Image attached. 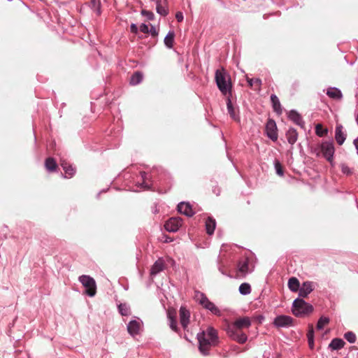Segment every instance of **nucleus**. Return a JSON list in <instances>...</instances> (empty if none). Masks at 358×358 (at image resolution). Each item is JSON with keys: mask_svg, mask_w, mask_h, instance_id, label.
Wrapping results in <instances>:
<instances>
[{"mask_svg": "<svg viewBox=\"0 0 358 358\" xmlns=\"http://www.w3.org/2000/svg\"><path fill=\"white\" fill-rule=\"evenodd\" d=\"M313 152L315 153L317 157L322 156L328 162L332 164L335 153V147L333 140L322 141L317 147L314 148Z\"/></svg>", "mask_w": 358, "mask_h": 358, "instance_id": "f257e3e1", "label": "nucleus"}, {"mask_svg": "<svg viewBox=\"0 0 358 358\" xmlns=\"http://www.w3.org/2000/svg\"><path fill=\"white\" fill-rule=\"evenodd\" d=\"M215 80L217 88L224 95H227L228 93L231 94L232 84L231 77L224 70L222 71L216 70Z\"/></svg>", "mask_w": 358, "mask_h": 358, "instance_id": "f03ea898", "label": "nucleus"}, {"mask_svg": "<svg viewBox=\"0 0 358 358\" xmlns=\"http://www.w3.org/2000/svg\"><path fill=\"white\" fill-rule=\"evenodd\" d=\"M313 310L314 308L310 303L299 297L295 299L292 303V312L296 317H305L312 313Z\"/></svg>", "mask_w": 358, "mask_h": 358, "instance_id": "7ed1b4c3", "label": "nucleus"}, {"mask_svg": "<svg viewBox=\"0 0 358 358\" xmlns=\"http://www.w3.org/2000/svg\"><path fill=\"white\" fill-rule=\"evenodd\" d=\"M195 297L198 303L211 314L215 316L222 315L221 310L213 302L210 301L204 293L196 291L195 293Z\"/></svg>", "mask_w": 358, "mask_h": 358, "instance_id": "20e7f679", "label": "nucleus"}, {"mask_svg": "<svg viewBox=\"0 0 358 358\" xmlns=\"http://www.w3.org/2000/svg\"><path fill=\"white\" fill-rule=\"evenodd\" d=\"M79 281L85 288V293L90 296L93 297L96 293V285L94 279L87 275H83L79 277Z\"/></svg>", "mask_w": 358, "mask_h": 358, "instance_id": "39448f33", "label": "nucleus"}, {"mask_svg": "<svg viewBox=\"0 0 358 358\" xmlns=\"http://www.w3.org/2000/svg\"><path fill=\"white\" fill-rule=\"evenodd\" d=\"M199 343V350L203 356L209 355V346L213 344L209 338H206L204 331L199 332L196 336Z\"/></svg>", "mask_w": 358, "mask_h": 358, "instance_id": "423d86ee", "label": "nucleus"}, {"mask_svg": "<svg viewBox=\"0 0 358 358\" xmlns=\"http://www.w3.org/2000/svg\"><path fill=\"white\" fill-rule=\"evenodd\" d=\"M293 321L291 316L280 315L274 318L273 324L278 328H288L293 326Z\"/></svg>", "mask_w": 358, "mask_h": 358, "instance_id": "0eeeda50", "label": "nucleus"}, {"mask_svg": "<svg viewBox=\"0 0 358 358\" xmlns=\"http://www.w3.org/2000/svg\"><path fill=\"white\" fill-rule=\"evenodd\" d=\"M265 132L267 137L272 141L278 140V128L274 120L269 118L265 126Z\"/></svg>", "mask_w": 358, "mask_h": 358, "instance_id": "6e6552de", "label": "nucleus"}, {"mask_svg": "<svg viewBox=\"0 0 358 358\" xmlns=\"http://www.w3.org/2000/svg\"><path fill=\"white\" fill-rule=\"evenodd\" d=\"M182 224V220L180 217H172L164 223V229L169 232H176Z\"/></svg>", "mask_w": 358, "mask_h": 358, "instance_id": "1a4fd4ad", "label": "nucleus"}, {"mask_svg": "<svg viewBox=\"0 0 358 358\" xmlns=\"http://www.w3.org/2000/svg\"><path fill=\"white\" fill-rule=\"evenodd\" d=\"M226 331L227 335L233 340L240 344L245 343L248 340V336L245 333L241 331H235L234 327H227Z\"/></svg>", "mask_w": 358, "mask_h": 358, "instance_id": "9d476101", "label": "nucleus"}, {"mask_svg": "<svg viewBox=\"0 0 358 358\" xmlns=\"http://www.w3.org/2000/svg\"><path fill=\"white\" fill-rule=\"evenodd\" d=\"M150 180H158L160 182L171 180V176L162 167H154L150 173Z\"/></svg>", "mask_w": 358, "mask_h": 358, "instance_id": "9b49d317", "label": "nucleus"}, {"mask_svg": "<svg viewBox=\"0 0 358 358\" xmlns=\"http://www.w3.org/2000/svg\"><path fill=\"white\" fill-rule=\"evenodd\" d=\"M143 322L140 318L131 320L127 325V331L132 337L138 335Z\"/></svg>", "mask_w": 358, "mask_h": 358, "instance_id": "f8f14e48", "label": "nucleus"}, {"mask_svg": "<svg viewBox=\"0 0 358 358\" xmlns=\"http://www.w3.org/2000/svg\"><path fill=\"white\" fill-rule=\"evenodd\" d=\"M315 282L312 281H305L300 286L298 290L299 296L301 299H305L314 290Z\"/></svg>", "mask_w": 358, "mask_h": 358, "instance_id": "ddd939ff", "label": "nucleus"}, {"mask_svg": "<svg viewBox=\"0 0 358 358\" xmlns=\"http://www.w3.org/2000/svg\"><path fill=\"white\" fill-rule=\"evenodd\" d=\"M177 210L180 213L189 217H192L195 214V212L189 202H180L177 206Z\"/></svg>", "mask_w": 358, "mask_h": 358, "instance_id": "4468645a", "label": "nucleus"}, {"mask_svg": "<svg viewBox=\"0 0 358 358\" xmlns=\"http://www.w3.org/2000/svg\"><path fill=\"white\" fill-rule=\"evenodd\" d=\"M251 325V321L248 317H241L236 320L232 324H229L227 327H234L235 331H241L243 328H248Z\"/></svg>", "mask_w": 358, "mask_h": 358, "instance_id": "2eb2a0df", "label": "nucleus"}, {"mask_svg": "<svg viewBox=\"0 0 358 358\" xmlns=\"http://www.w3.org/2000/svg\"><path fill=\"white\" fill-rule=\"evenodd\" d=\"M287 117L289 120L292 121L296 125L299 126L301 128L305 127V122L303 120L302 116L296 110H291L288 113Z\"/></svg>", "mask_w": 358, "mask_h": 358, "instance_id": "dca6fc26", "label": "nucleus"}, {"mask_svg": "<svg viewBox=\"0 0 358 358\" xmlns=\"http://www.w3.org/2000/svg\"><path fill=\"white\" fill-rule=\"evenodd\" d=\"M180 322L184 329H185L189 322L190 313L184 306H181L179 310Z\"/></svg>", "mask_w": 358, "mask_h": 358, "instance_id": "f3484780", "label": "nucleus"}, {"mask_svg": "<svg viewBox=\"0 0 358 358\" xmlns=\"http://www.w3.org/2000/svg\"><path fill=\"white\" fill-rule=\"evenodd\" d=\"M347 137L346 133L343 131V127L337 124L335 128V140L339 145H342Z\"/></svg>", "mask_w": 358, "mask_h": 358, "instance_id": "a211bd4d", "label": "nucleus"}, {"mask_svg": "<svg viewBox=\"0 0 358 358\" xmlns=\"http://www.w3.org/2000/svg\"><path fill=\"white\" fill-rule=\"evenodd\" d=\"M167 318L170 328L175 332L179 331L176 320V312L174 310H169L167 312Z\"/></svg>", "mask_w": 358, "mask_h": 358, "instance_id": "6ab92c4d", "label": "nucleus"}, {"mask_svg": "<svg viewBox=\"0 0 358 358\" xmlns=\"http://www.w3.org/2000/svg\"><path fill=\"white\" fill-rule=\"evenodd\" d=\"M326 94L331 99L341 100L343 94L340 89L336 87H330L327 89Z\"/></svg>", "mask_w": 358, "mask_h": 358, "instance_id": "aec40b11", "label": "nucleus"}, {"mask_svg": "<svg viewBox=\"0 0 358 358\" xmlns=\"http://www.w3.org/2000/svg\"><path fill=\"white\" fill-rule=\"evenodd\" d=\"M61 166L65 173V175L62 173V176L64 178H72L76 173L75 169L72 166V165L68 164L67 162L62 161L61 162Z\"/></svg>", "mask_w": 358, "mask_h": 358, "instance_id": "412c9836", "label": "nucleus"}, {"mask_svg": "<svg viewBox=\"0 0 358 358\" xmlns=\"http://www.w3.org/2000/svg\"><path fill=\"white\" fill-rule=\"evenodd\" d=\"M164 269V262L162 259H158L150 269V275L155 276Z\"/></svg>", "mask_w": 358, "mask_h": 358, "instance_id": "4be33fe9", "label": "nucleus"}, {"mask_svg": "<svg viewBox=\"0 0 358 358\" xmlns=\"http://www.w3.org/2000/svg\"><path fill=\"white\" fill-rule=\"evenodd\" d=\"M227 108L228 113L229 114L230 117L236 122H240V116L238 113H236L235 108L233 106V103L231 102V100L230 97H227Z\"/></svg>", "mask_w": 358, "mask_h": 358, "instance_id": "5701e85b", "label": "nucleus"}, {"mask_svg": "<svg viewBox=\"0 0 358 358\" xmlns=\"http://www.w3.org/2000/svg\"><path fill=\"white\" fill-rule=\"evenodd\" d=\"M285 135L288 143L292 145H294L298 139V132L294 127H290L286 131Z\"/></svg>", "mask_w": 358, "mask_h": 358, "instance_id": "b1692460", "label": "nucleus"}, {"mask_svg": "<svg viewBox=\"0 0 358 358\" xmlns=\"http://www.w3.org/2000/svg\"><path fill=\"white\" fill-rule=\"evenodd\" d=\"M271 102L272 104L273 111L275 112L278 115L282 114V109L281 107L280 100H279L278 97L275 94H272L271 95Z\"/></svg>", "mask_w": 358, "mask_h": 358, "instance_id": "393cba45", "label": "nucleus"}, {"mask_svg": "<svg viewBox=\"0 0 358 358\" xmlns=\"http://www.w3.org/2000/svg\"><path fill=\"white\" fill-rule=\"evenodd\" d=\"M345 341L340 338H335L331 340L329 345V348L331 350H338L343 348L345 345Z\"/></svg>", "mask_w": 358, "mask_h": 358, "instance_id": "a878e982", "label": "nucleus"}, {"mask_svg": "<svg viewBox=\"0 0 358 358\" xmlns=\"http://www.w3.org/2000/svg\"><path fill=\"white\" fill-rule=\"evenodd\" d=\"M45 167L48 172H55L58 167L56 160L52 157H48L45 161Z\"/></svg>", "mask_w": 358, "mask_h": 358, "instance_id": "bb28decb", "label": "nucleus"}, {"mask_svg": "<svg viewBox=\"0 0 358 358\" xmlns=\"http://www.w3.org/2000/svg\"><path fill=\"white\" fill-rule=\"evenodd\" d=\"M216 227V221L212 217H208L206 221V230L208 235L213 234Z\"/></svg>", "mask_w": 358, "mask_h": 358, "instance_id": "cd10ccee", "label": "nucleus"}, {"mask_svg": "<svg viewBox=\"0 0 358 358\" xmlns=\"http://www.w3.org/2000/svg\"><path fill=\"white\" fill-rule=\"evenodd\" d=\"M288 288L292 292H297L301 286L299 279L296 277H291L288 280L287 283Z\"/></svg>", "mask_w": 358, "mask_h": 358, "instance_id": "c85d7f7f", "label": "nucleus"}, {"mask_svg": "<svg viewBox=\"0 0 358 358\" xmlns=\"http://www.w3.org/2000/svg\"><path fill=\"white\" fill-rule=\"evenodd\" d=\"M175 32L173 30H169L167 34L166 35L164 43L166 48L171 49L173 46L174 38H175Z\"/></svg>", "mask_w": 358, "mask_h": 358, "instance_id": "c756f323", "label": "nucleus"}, {"mask_svg": "<svg viewBox=\"0 0 358 358\" xmlns=\"http://www.w3.org/2000/svg\"><path fill=\"white\" fill-rule=\"evenodd\" d=\"M155 1L156 3L157 13L163 17L166 16L169 14V10L162 4V1L166 3V0H155Z\"/></svg>", "mask_w": 358, "mask_h": 358, "instance_id": "7c9ffc66", "label": "nucleus"}, {"mask_svg": "<svg viewBox=\"0 0 358 358\" xmlns=\"http://www.w3.org/2000/svg\"><path fill=\"white\" fill-rule=\"evenodd\" d=\"M143 79V74L141 71H135L130 78L129 83L131 85H138Z\"/></svg>", "mask_w": 358, "mask_h": 358, "instance_id": "2f4dec72", "label": "nucleus"}, {"mask_svg": "<svg viewBox=\"0 0 358 358\" xmlns=\"http://www.w3.org/2000/svg\"><path fill=\"white\" fill-rule=\"evenodd\" d=\"M249 267V259L248 258H243L241 259L238 263V270L241 273H248Z\"/></svg>", "mask_w": 358, "mask_h": 358, "instance_id": "473e14b6", "label": "nucleus"}, {"mask_svg": "<svg viewBox=\"0 0 358 358\" xmlns=\"http://www.w3.org/2000/svg\"><path fill=\"white\" fill-rule=\"evenodd\" d=\"M307 338L310 348L313 349L315 346V331L312 325H309V329L307 333Z\"/></svg>", "mask_w": 358, "mask_h": 358, "instance_id": "72a5a7b5", "label": "nucleus"}, {"mask_svg": "<svg viewBox=\"0 0 358 358\" xmlns=\"http://www.w3.org/2000/svg\"><path fill=\"white\" fill-rule=\"evenodd\" d=\"M206 334L213 344L218 340L217 332L213 327H208Z\"/></svg>", "mask_w": 358, "mask_h": 358, "instance_id": "f704fd0d", "label": "nucleus"}, {"mask_svg": "<svg viewBox=\"0 0 358 358\" xmlns=\"http://www.w3.org/2000/svg\"><path fill=\"white\" fill-rule=\"evenodd\" d=\"M118 308V311L120 313V314L122 316H128L129 315H131V309H130V306L124 303H120L117 306Z\"/></svg>", "mask_w": 358, "mask_h": 358, "instance_id": "c9c22d12", "label": "nucleus"}, {"mask_svg": "<svg viewBox=\"0 0 358 358\" xmlns=\"http://www.w3.org/2000/svg\"><path fill=\"white\" fill-rule=\"evenodd\" d=\"M238 291L241 295H248L251 292V286L248 282H243L240 285Z\"/></svg>", "mask_w": 358, "mask_h": 358, "instance_id": "e433bc0d", "label": "nucleus"}, {"mask_svg": "<svg viewBox=\"0 0 358 358\" xmlns=\"http://www.w3.org/2000/svg\"><path fill=\"white\" fill-rule=\"evenodd\" d=\"M329 318L326 316H321L316 324V328L317 330H322L324 329V327L329 324Z\"/></svg>", "mask_w": 358, "mask_h": 358, "instance_id": "4c0bfd02", "label": "nucleus"}, {"mask_svg": "<svg viewBox=\"0 0 358 358\" xmlns=\"http://www.w3.org/2000/svg\"><path fill=\"white\" fill-rule=\"evenodd\" d=\"M328 133V129L323 127L321 124H317L315 126V134L319 137H323Z\"/></svg>", "mask_w": 358, "mask_h": 358, "instance_id": "58836bf2", "label": "nucleus"}, {"mask_svg": "<svg viewBox=\"0 0 358 358\" xmlns=\"http://www.w3.org/2000/svg\"><path fill=\"white\" fill-rule=\"evenodd\" d=\"M273 164H274V168H275L276 173L279 176H284V170H283L282 165L281 164L280 161L278 159H275Z\"/></svg>", "mask_w": 358, "mask_h": 358, "instance_id": "ea45409f", "label": "nucleus"}, {"mask_svg": "<svg viewBox=\"0 0 358 358\" xmlns=\"http://www.w3.org/2000/svg\"><path fill=\"white\" fill-rule=\"evenodd\" d=\"M141 176L142 178L143 182L139 183V186L144 189H149L150 186L146 182V180H148V173L145 171H141Z\"/></svg>", "mask_w": 358, "mask_h": 358, "instance_id": "a19ab883", "label": "nucleus"}, {"mask_svg": "<svg viewBox=\"0 0 358 358\" xmlns=\"http://www.w3.org/2000/svg\"><path fill=\"white\" fill-rule=\"evenodd\" d=\"M344 338L350 343H354L356 341V335L352 331H348L344 334Z\"/></svg>", "mask_w": 358, "mask_h": 358, "instance_id": "79ce46f5", "label": "nucleus"}, {"mask_svg": "<svg viewBox=\"0 0 358 358\" xmlns=\"http://www.w3.org/2000/svg\"><path fill=\"white\" fill-rule=\"evenodd\" d=\"M341 169L342 173L346 176H351L353 173V169L350 168L345 164H341Z\"/></svg>", "mask_w": 358, "mask_h": 358, "instance_id": "37998d69", "label": "nucleus"}, {"mask_svg": "<svg viewBox=\"0 0 358 358\" xmlns=\"http://www.w3.org/2000/svg\"><path fill=\"white\" fill-rule=\"evenodd\" d=\"M141 15L143 16H145L148 20L150 21L154 20L155 17V14L152 11L147 10H142Z\"/></svg>", "mask_w": 358, "mask_h": 358, "instance_id": "c03bdc74", "label": "nucleus"}, {"mask_svg": "<svg viewBox=\"0 0 358 358\" xmlns=\"http://www.w3.org/2000/svg\"><path fill=\"white\" fill-rule=\"evenodd\" d=\"M247 83L250 86H252L254 84L261 86L262 80L259 78H248Z\"/></svg>", "mask_w": 358, "mask_h": 358, "instance_id": "a18cd8bd", "label": "nucleus"}, {"mask_svg": "<svg viewBox=\"0 0 358 358\" xmlns=\"http://www.w3.org/2000/svg\"><path fill=\"white\" fill-rule=\"evenodd\" d=\"M217 269L218 271L223 275L229 278H231L232 275L227 273V271L224 269V266L220 263H217Z\"/></svg>", "mask_w": 358, "mask_h": 358, "instance_id": "49530a36", "label": "nucleus"}, {"mask_svg": "<svg viewBox=\"0 0 358 358\" xmlns=\"http://www.w3.org/2000/svg\"><path fill=\"white\" fill-rule=\"evenodd\" d=\"M148 34H150L151 36L153 37H156L158 36V31H157L154 25L150 24V27L148 29Z\"/></svg>", "mask_w": 358, "mask_h": 358, "instance_id": "de8ad7c7", "label": "nucleus"}, {"mask_svg": "<svg viewBox=\"0 0 358 358\" xmlns=\"http://www.w3.org/2000/svg\"><path fill=\"white\" fill-rule=\"evenodd\" d=\"M149 27L145 23H142L139 27V30L143 34H148Z\"/></svg>", "mask_w": 358, "mask_h": 358, "instance_id": "09e8293b", "label": "nucleus"}, {"mask_svg": "<svg viewBox=\"0 0 358 358\" xmlns=\"http://www.w3.org/2000/svg\"><path fill=\"white\" fill-rule=\"evenodd\" d=\"M91 7L92 8H95L101 6L100 0H90Z\"/></svg>", "mask_w": 358, "mask_h": 358, "instance_id": "8fccbe9b", "label": "nucleus"}, {"mask_svg": "<svg viewBox=\"0 0 358 358\" xmlns=\"http://www.w3.org/2000/svg\"><path fill=\"white\" fill-rule=\"evenodd\" d=\"M176 18L178 22H182V20H184L183 13L181 11H178L176 13Z\"/></svg>", "mask_w": 358, "mask_h": 358, "instance_id": "3c124183", "label": "nucleus"}, {"mask_svg": "<svg viewBox=\"0 0 358 358\" xmlns=\"http://www.w3.org/2000/svg\"><path fill=\"white\" fill-rule=\"evenodd\" d=\"M130 31L133 34H137L138 32V27L135 23H132L130 25Z\"/></svg>", "mask_w": 358, "mask_h": 358, "instance_id": "603ef678", "label": "nucleus"}, {"mask_svg": "<svg viewBox=\"0 0 358 358\" xmlns=\"http://www.w3.org/2000/svg\"><path fill=\"white\" fill-rule=\"evenodd\" d=\"M220 189L217 186H215L213 188V192L216 195L219 196L220 194Z\"/></svg>", "mask_w": 358, "mask_h": 358, "instance_id": "864d4df0", "label": "nucleus"}, {"mask_svg": "<svg viewBox=\"0 0 358 358\" xmlns=\"http://www.w3.org/2000/svg\"><path fill=\"white\" fill-rule=\"evenodd\" d=\"M164 238H165V239L164 241V243H171L173 241V238L169 236H164Z\"/></svg>", "mask_w": 358, "mask_h": 358, "instance_id": "5fc2aeb1", "label": "nucleus"}, {"mask_svg": "<svg viewBox=\"0 0 358 358\" xmlns=\"http://www.w3.org/2000/svg\"><path fill=\"white\" fill-rule=\"evenodd\" d=\"M101 6H99V7H96V8H94V9L96 10V14H97L98 15H101Z\"/></svg>", "mask_w": 358, "mask_h": 358, "instance_id": "6e6d98bb", "label": "nucleus"}, {"mask_svg": "<svg viewBox=\"0 0 358 358\" xmlns=\"http://www.w3.org/2000/svg\"><path fill=\"white\" fill-rule=\"evenodd\" d=\"M106 190L105 189H102V191H101L99 194H98V196L101 193V192H105Z\"/></svg>", "mask_w": 358, "mask_h": 358, "instance_id": "4d7b16f0", "label": "nucleus"}, {"mask_svg": "<svg viewBox=\"0 0 358 358\" xmlns=\"http://www.w3.org/2000/svg\"><path fill=\"white\" fill-rule=\"evenodd\" d=\"M356 122H357V125H358V115H357V117H356Z\"/></svg>", "mask_w": 358, "mask_h": 358, "instance_id": "13d9d810", "label": "nucleus"}, {"mask_svg": "<svg viewBox=\"0 0 358 358\" xmlns=\"http://www.w3.org/2000/svg\"><path fill=\"white\" fill-rule=\"evenodd\" d=\"M158 210L157 209L155 210L154 213H157Z\"/></svg>", "mask_w": 358, "mask_h": 358, "instance_id": "bf43d9fd", "label": "nucleus"}, {"mask_svg": "<svg viewBox=\"0 0 358 358\" xmlns=\"http://www.w3.org/2000/svg\"><path fill=\"white\" fill-rule=\"evenodd\" d=\"M357 358H358V352H357Z\"/></svg>", "mask_w": 358, "mask_h": 358, "instance_id": "052dcab7", "label": "nucleus"}]
</instances>
